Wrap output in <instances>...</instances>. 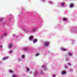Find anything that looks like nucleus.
<instances>
[{
  "mask_svg": "<svg viewBox=\"0 0 77 77\" xmlns=\"http://www.w3.org/2000/svg\"><path fill=\"white\" fill-rule=\"evenodd\" d=\"M39 55V54H35V56H37Z\"/></svg>",
  "mask_w": 77,
  "mask_h": 77,
  "instance_id": "obj_17",
  "label": "nucleus"
},
{
  "mask_svg": "<svg viewBox=\"0 0 77 77\" xmlns=\"http://www.w3.org/2000/svg\"><path fill=\"white\" fill-rule=\"evenodd\" d=\"M28 49V48H23V50L24 51H26V50H27V49Z\"/></svg>",
  "mask_w": 77,
  "mask_h": 77,
  "instance_id": "obj_8",
  "label": "nucleus"
},
{
  "mask_svg": "<svg viewBox=\"0 0 77 77\" xmlns=\"http://www.w3.org/2000/svg\"><path fill=\"white\" fill-rule=\"evenodd\" d=\"M70 71H72V69H70Z\"/></svg>",
  "mask_w": 77,
  "mask_h": 77,
  "instance_id": "obj_21",
  "label": "nucleus"
},
{
  "mask_svg": "<svg viewBox=\"0 0 77 77\" xmlns=\"http://www.w3.org/2000/svg\"><path fill=\"white\" fill-rule=\"evenodd\" d=\"M33 37L32 36H31L30 37V38H29V39L30 40H31V39H33Z\"/></svg>",
  "mask_w": 77,
  "mask_h": 77,
  "instance_id": "obj_10",
  "label": "nucleus"
},
{
  "mask_svg": "<svg viewBox=\"0 0 77 77\" xmlns=\"http://www.w3.org/2000/svg\"><path fill=\"white\" fill-rule=\"evenodd\" d=\"M38 41L37 40V39H35L34 40H33V43H35L37 42Z\"/></svg>",
  "mask_w": 77,
  "mask_h": 77,
  "instance_id": "obj_6",
  "label": "nucleus"
},
{
  "mask_svg": "<svg viewBox=\"0 0 77 77\" xmlns=\"http://www.w3.org/2000/svg\"><path fill=\"white\" fill-rule=\"evenodd\" d=\"M56 76V75H53V77H54Z\"/></svg>",
  "mask_w": 77,
  "mask_h": 77,
  "instance_id": "obj_25",
  "label": "nucleus"
},
{
  "mask_svg": "<svg viewBox=\"0 0 77 77\" xmlns=\"http://www.w3.org/2000/svg\"><path fill=\"white\" fill-rule=\"evenodd\" d=\"M9 71H10V72H13L12 70H9Z\"/></svg>",
  "mask_w": 77,
  "mask_h": 77,
  "instance_id": "obj_18",
  "label": "nucleus"
},
{
  "mask_svg": "<svg viewBox=\"0 0 77 77\" xmlns=\"http://www.w3.org/2000/svg\"><path fill=\"white\" fill-rule=\"evenodd\" d=\"M68 65H69L70 66H71V64L70 63H69L68 64Z\"/></svg>",
  "mask_w": 77,
  "mask_h": 77,
  "instance_id": "obj_15",
  "label": "nucleus"
},
{
  "mask_svg": "<svg viewBox=\"0 0 77 77\" xmlns=\"http://www.w3.org/2000/svg\"><path fill=\"white\" fill-rule=\"evenodd\" d=\"M62 5H64V4L63 3H62Z\"/></svg>",
  "mask_w": 77,
  "mask_h": 77,
  "instance_id": "obj_26",
  "label": "nucleus"
},
{
  "mask_svg": "<svg viewBox=\"0 0 77 77\" xmlns=\"http://www.w3.org/2000/svg\"><path fill=\"white\" fill-rule=\"evenodd\" d=\"M26 70L27 71H29V68H26Z\"/></svg>",
  "mask_w": 77,
  "mask_h": 77,
  "instance_id": "obj_16",
  "label": "nucleus"
},
{
  "mask_svg": "<svg viewBox=\"0 0 77 77\" xmlns=\"http://www.w3.org/2000/svg\"><path fill=\"white\" fill-rule=\"evenodd\" d=\"M7 36V33L6 32H5V33H4L3 35H2V38H3V36Z\"/></svg>",
  "mask_w": 77,
  "mask_h": 77,
  "instance_id": "obj_2",
  "label": "nucleus"
},
{
  "mask_svg": "<svg viewBox=\"0 0 77 77\" xmlns=\"http://www.w3.org/2000/svg\"><path fill=\"white\" fill-rule=\"evenodd\" d=\"M63 74H66V71H64L62 72Z\"/></svg>",
  "mask_w": 77,
  "mask_h": 77,
  "instance_id": "obj_11",
  "label": "nucleus"
},
{
  "mask_svg": "<svg viewBox=\"0 0 77 77\" xmlns=\"http://www.w3.org/2000/svg\"><path fill=\"white\" fill-rule=\"evenodd\" d=\"M66 60H68V58H66Z\"/></svg>",
  "mask_w": 77,
  "mask_h": 77,
  "instance_id": "obj_22",
  "label": "nucleus"
},
{
  "mask_svg": "<svg viewBox=\"0 0 77 77\" xmlns=\"http://www.w3.org/2000/svg\"><path fill=\"white\" fill-rule=\"evenodd\" d=\"M74 6V5L73 4H71L70 6V7L71 8H72V6Z\"/></svg>",
  "mask_w": 77,
  "mask_h": 77,
  "instance_id": "obj_13",
  "label": "nucleus"
},
{
  "mask_svg": "<svg viewBox=\"0 0 77 77\" xmlns=\"http://www.w3.org/2000/svg\"><path fill=\"white\" fill-rule=\"evenodd\" d=\"M22 58H23V59H24L25 58V57H24V55H23L22 56Z\"/></svg>",
  "mask_w": 77,
  "mask_h": 77,
  "instance_id": "obj_14",
  "label": "nucleus"
},
{
  "mask_svg": "<svg viewBox=\"0 0 77 77\" xmlns=\"http://www.w3.org/2000/svg\"><path fill=\"white\" fill-rule=\"evenodd\" d=\"M23 30H24V31H26V29H25V28H23Z\"/></svg>",
  "mask_w": 77,
  "mask_h": 77,
  "instance_id": "obj_23",
  "label": "nucleus"
},
{
  "mask_svg": "<svg viewBox=\"0 0 77 77\" xmlns=\"http://www.w3.org/2000/svg\"><path fill=\"white\" fill-rule=\"evenodd\" d=\"M9 58V57H4L2 60H6V59H8Z\"/></svg>",
  "mask_w": 77,
  "mask_h": 77,
  "instance_id": "obj_3",
  "label": "nucleus"
},
{
  "mask_svg": "<svg viewBox=\"0 0 77 77\" xmlns=\"http://www.w3.org/2000/svg\"><path fill=\"white\" fill-rule=\"evenodd\" d=\"M69 57H71V56H72V54L71 53H69Z\"/></svg>",
  "mask_w": 77,
  "mask_h": 77,
  "instance_id": "obj_9",
  "label": "nucleus"
},
{
  "mask_svg": "<svg viewBox=\"0 0 77 77\" xmlns=\"http://www.w3.org/2000/svg\"><path fill=\"white\" fill-rule=\"evenodd\" d=\"M13 46V45H12V44H10L8 46L9 48H11Z\"/></svg>",
  "mask_w": 77,
  "mask_h": 77,
  "instance_id": "obj_4",
  "label": "nucleus"
},
{
  "mask_svg": "<svg viewBox=\"0 0 77 77\" xmlns=\"http://www.w3.org/2000/svg\"><path fill=\"white\" fill-rule=\"evenodd\" d=\"M3 48V46L2 45H0V48Z\"/></svg>",
  "mask_w": 77,
  "mask_h": 77,
  "instance_id": "obj_20",
  "label": "nucleus"
},
{
  "mask_svg": "<svg viewBox=\"0 0 77 77\" xmlns=\"http://www.w3.org/2000/svg\"><path fill=\"white\" fill-rule=\"evenodd\" d=\"M13 77H17V75H14L13 76Z\"/></svg>",
  "mask_w": 77,
  "mask_h": 77,
  "instance_id": "obj_19",
  "label": "nucleus"
},
{
  "mask_svg": "<svg viewBox=\"0 0 77 77\" xmlns=\"http://www.w3.org/2000/svg\"><path fill=\"white\" fill-rule=\"evenodd\" d=\"M10 53H12V51H10Z\"/></svg>",
  "mask_w": 77,
  "mask_h": 77,
  "instance_id": "obj_27",
  "label": "nucleus"
},
{
  "mask_svg": "<svg viewBox=\"0 0 77 77\" xmlns=\"http://www.w3.org/2000/svg\"><path fill=\"white\" fill-rule=\"evenodd\" d=\"M63 20L64 21H66V20H67V19H66V18H63Z\"/></svg>",
  "mask_w": 77,
  "mask_h": 77,
  "instance_id": "obj_12",
  "label": "nucleus"
},
{
  "mask_svg": "<svg viewBox=\"0 0 77 77\" xmlns=\"http://www.w3.org/2000/svg\"><path fill=\"white\" fill-rule=\"evenodd\" d=\"M42 68L45 70L47 69V68H46V66H42Z\"/></svg>",
  "mask_w": 77,
  "mask_h": 77,
  "instance_id": "obj_5",
  "label": "nucleus"
},
{
  "mask_svg": "<svg viewBox=\"0 0 77 77\" xmlns=\"http://www.w3.org/2000/svg\"><path fill=\"white\" fill-rule=\"evenodd\" d=\"M2 20H3V19H2Z\"/></svg>",
  "mask_w": 77,
  "mask_h": 77,
  "instance_id": "obj_28",
  "label": "nucleus"
},
{
  "mask_svg": "<svg viewBox=\"0 0 77 77\" xmlns=\"http://www.w3.org/2000/svg\"><path fill=\"white\" fill-rule=\"evenodd\" d=\"M65 68L66 69H67V66H65Z\"/></svg>",
  "mask_w": 77,
  "mask_h": 77,
  "instance_id": "obj_24",
  "label": "nucleus"
},
{
  "mask_svg": "<svg viewBox=\"0 0 77 77\" xmlns=\"http://www.w3.org/2000/svg\"><path fill=\"white\" fill-rule=\"evenodd\" d=\"M61 50H63V51H65L66 50V49L63 48H61Z\"/></svg>",
  "mask_w": 77,
  "mask_h": 77,
  "instance_id": "obj_7",
  "label": "nucleus"
},
{
  "mask_svg": "<svg viewBox=\"0 0 77 77\" xmlns=\"http://www.w3.org/2000/svg\"><path fill=\"white\" fill-rule=\"evenodd\" d=\"M50 44V43L48 42H45L44 43V45L45 47H48V46Z\"/></svg>",
  "mask_w": 77,
  "mask_h": 77,
  "instance_id": "obj_1",
  "label": "nucleus"
}]
</instances>
